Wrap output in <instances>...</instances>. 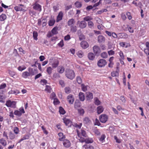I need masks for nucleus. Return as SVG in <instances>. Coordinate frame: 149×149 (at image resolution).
<instances>
[{
    "instance_id": "4",
    "label": "nucleus",
    "mask_w": 149,
    "mask_h": 149,
    "mask_svg": "<svg viewBox=\"0 0 149 149\" xmlns=\"http://www.w3.org/2000/svg\"><path fill=\"white\" fill-rule=\"evenodd\" d=\"M16 102L15 101H12L9 100L6 101V105L8 107H11L13 109L16 108Z\"/></svg>"
},
{
    "instance_id": "9",
    "label": "nucleus",
    "mask_w": 149,
    "mask_h": 149,
    "mask_svg": "<svg viewBox=\"0 0 149 149\" xmlns=\"http://www.w3.org/2000/svg\"><path fill=\"white\" fill-rule=\"evenodd\" d=\"M33 6L34 10L39 12L42 11V6L36 2L33 5Z\"/></svg>"
},
{
    "instance_id": "58",
    "label": "nucleus",
    "mask_w": 149,
    "mask_h": 149,
    "mask_svg": "<svg viewBox=\"0 0 149 149\" xmlns=\"http://www.w3.org/2000/svg\"><path fill=\"white\" fill-rule=\"evenodd\" d=\"M77 55L79 58H81L83 56V53L81 51H79L77 53Z\"/></svg>"
},
{
    "instance_id": "63",
    "label": "nucleus",
    "mask_w": 149,
    "mask_h": 149,
    "mask_svg": "<svg viewBox=\"0 0 149 149\" xmlns=\"http://www.w3.org/2000/svg\"><path fill=\"white\" fill-rule=\"evenodd\" d=\"M26 68V67L25 66H24L23 67H22L21 66H19L18 68V70L19 71H22L24 70Z\"/></svg>"
},
{
    "instance_id": "30",
    "label": "nucleus",
    "mask_w": 149,
    "mask_h": 149,
    "mask_svg": "<svg viewBox=\"0 0 149 149\" xmlns=\"http://www.w3.org/2000/svg\"><path fill=\"white\" fill-rule=\"evenodd\" d=\"M29 135H25L23 136L22 138L19 140L18 143H20L23 140L26 139H29Z\"/></svg>"
},
{
    "instance_id": "37",
    "label": "nucleus",
    "mask_w": 149,
    "mask_h": 149,
    "mask_svg": "<svg viewBox=\"0 0 149 149\" xmlns=\"http://www.w3.org/2000/svg\"><path fill=\"white\" fill-rule=\"evenodd\" d=\"M55 22V20L54 19H50L48 22L49 25L50 26H53Z\"/></svg>"
},
{
    "instance_id": "8",
    "label": "nucleus",
    "mask_w": 149,
    "mask_h": 149,
    "mask_svg": "<svg viewBox=\"0 0 149 149\" xmlns=\"http://www.w3.org/2000/svg\"><path fill=\"white\" fill-rule=\"evenodd\" d=\"M108 116L105 114H102L99 116V120L100 122L102 123H105L107 120Z\"/></svg>"
},
{
    "instance_id": "49",
    "label": "nucleus",
    "mask_w": 149,
    "mask_h": 149,
    "mask_svg": "<svg viewBox=\"0 0 149 149\" xmlns=\"http://www.w3.org/2000/svg\"><path fill=\"white\" fill-rule=\"evenodd\" d=\"M52 89L50 86L46 85V88L45 89V91H47L48 93H50Z\"/></svg>"
},
{
    "instance_id": "45",
    "label": "nucleus",
    "mask_w": 149,
    "mask_h": 149,
    "mask_svg": "<svg viewBox=\"0 0 149 149\" xmlns=\"http://www.w3.org/2000/svg\"><path fill=\"white\" fill-rule=\"evenodd\" d=\"M94 25V24L92 21H89L88 22V26L89 28H92L93 27Z\"/></svg>"
},
{
    "instance_id": "60",
    "label": "nucleus",
    "mask_w": 149,
    "mask_h": 149,
    "mask_svg": "<svg viewBox=\"0 0 149 149\" xmlns=\"http://www.w3.org/2000/svg\"><path fill=\"white\" fill-rule=\"evenodd\" d=\"M59 83L60 84L62 87H64L65 86V84L63 80H60L59 81Z\"/></svg>"
},
{
    "instance_id": "47",
    "label": "nucleus",
    "mask_w": 149,
    "mask_h": 149,
    "mask_svg": "<svg viewBox=\"0 0 149 149\" xmlns=\"http://www.w3.org/2000/svg\"><path fill=\"white\" fill-rule=\"evenodd\" d=\"M119 75L118 72L116 71H113L111 73V75L113 77H115L118 76Z\"/></svg>"
},
{
    "instance_id": "46",
    "label": "nucleus",
    "mask_w": 149,
    "mask_h": 149,
    "mask_svg": "<svg viewBox=\"0 0 149 149\" xmlns=\"http://www.w3.org/2000/svg\"><path fill=\"white\" fill-rule=\"evenodd\" d=\"M76 80L77 83L79 84H81L82 83V80L81 77L79 76L77 77Z\"/></svg>"
},
{
    "instance_id": "35",
    "label": "nucleus",
    "mask_w": 149,
    "mask_h": 149,
    "mask_svg": "<svg viewBox=\"0 0 149 149\" xmlns=\"http://www.w3.org/2000/svg\"><path fill=\"white\" fill-rule=\"evenodd\" d=\"M81 103L79 101H76L74 104V107L75 109H77L80 107Z\"/></svg>"
},
{
    "instance_id": "15",
    "label": "nucleus",
    "mask_w": 149,
    "mask_h": 149,
    "mask_svg": "<svg viewBox=\"0 0 149 149\" xmlns=\"http://www.w3.org/2000/svg\"><path fill=\"white\" fill-rule=\"evenodd\" d=\"M63 17V12L62 11L58 13V15L57 16L56 22H58L61 20L62 19Z\"/></svg>"
},
{
    "instance_id": "11",
    "label": "nucleus",
    "mask_w": 149,
    "mask_h": 149,
    "mask_svg": "<svg viewBox=\"0 0 149 149\" xmlns=\"http://www.w3.org/2000/svg\"><path fill=\"white\" fill-rule=\"evenodd\" d=\"M74 100V99L73 95L71 94H69L67 97V100L70 104H73Z\"/></svg>"
},
{
    "instance_id": "51",
    "label": "nucleus",
    "mask_w": 149,
    "mask_h": 149,
    "mask_svg": "<svg viewBox=\"0 0 149 149\" xmlns=\"http://www.w3.org/2000/svg\"><path fill=\"white\" fill-rule=\"evenodd\" d=\"M119 54L121 59L124 60V59L125 57L123 52L121 51H120V52H119Z\"/></svg>"
},
{
    "instance_id": "40",
    "label": "nucleus",
    "mask_w": 149,
    "mask_h": 149,
    "mask_svg": "<svg viewBox=\"0 0 149 149\" xmlns=\"http://www.w3.org/2000/svg\"><path fill=\"white\" fill-rule=\"evenodd\" d=\"M74 5L76 7L79 8L81 6L82 4L79 1H76L74 3Z\"/></svg>"
},
{
    "instance_id": "26",
    "label": "nucleus",
    "mask_w": 149,
    "mask_h": 149,
    "mask_svg": "<svg viewBox=\"0 0 149 149\" xmlns=\"http://www.w3.org/2000/svg\"><path fill=\"white\" fill-rule=\"evenodd\" d=\"M24 5L22 4H20L17 6H16L14 7V9L17 11H22V8L21 6H23Z\"/></svg>"
},
{
    "instance_id": "16",
    "label": "nucleus",
    "mask_w": 149,
    "mask_h": 149,
    "mask_svg": "<svg viewBox=\"0 0 149 149\" xmlns=\"http://www.w3.org/2000/svg\"><path fill=\"white\" fill-rule=\"evenodd\" d=\"M86 97L88 100H90L93 98V94L91 92H88L86 93Z\"/></svg>"
},
{
    "instance_id": "12",
    "label": "nucleus",
    "mask_w": 149,
    "mask_h": 149,
    "mask_svg": "<svg viewBox=\"0 0 149 149\" xmlns=\"http://www.w3.org/2000/svg\"><path fill=\"white\" fill-rule=\"evenodd\" d=\"M107 64L106 61L104 59H100L97 62V65L99 67L104 66Z\"/></svg>"
},
{
    "instance_id": "34",
    "label": "nucleus",
    "mask_w": 149,
    "mask_h": 149,
    "mask_svg": "<svg viewBox=\"0 0 149 149\" xmlns=\"http://www.w3.org/2000/svg\"><path fill=\"white\" fill-rule=\"evenodd\" d=\"M33 37L34 40H38V33L37 31H34L33 32Z\"/></svg>"
},
{
    "instance_id": "18",
    "label": "nucleus",
    "mask_w": 149,
    "mask_h": 149,
    "mask_svg": "<svg viewBox=\"0 0 149 149\" xmlns=\"http://www.w3.org/2000/svg\"><path fill=\"white\" fill-rule=\"evenodd\" d=\"M81 47L83 49H85L88 47L89 45L88 43L85 41H83L80 43Z\"/></svg>"
},
{
    "instance_id": "33",
    "label": "nucleus",
    "mask_w": 149,
    "mask_h": 149,
    "mask_svg": "<svg viewBox=\"0 0 149 149\" xmlns=\"http://www.w3.org/2000/svg\"><path fill=\"white\" fill-rule=\"evenodd\" d=\"M94 103L96 105H99L101 104V102L97 97H95L94 98Z\"/></svg>"
},
{
    "instance_id": "52",
    "label": "nucleus",
    "mask_w": 149,
    "mask_h": 149,
    "mask_svg": "<svg viewBox=\"0 0 149 149\" xmlns=\"http://www.w3.org/2000/svg\"><path fill=\"white\" fill-rule=\"evenodd\" d=\"M53 10L54 12H56L59 9V7L58 5L54 6L53 7Z\"/></svg>"
},
{
    "instance_id": "48",
    "label": "nucleus",
    "mask_w": 149,
    "mask_h": 149,
    "mask_svg": "<svg viewBox=\"0 0 149 149\" xmlns=\"http://www.w3.org/2000/svg\"><path fill=\"white\" fill-rule=\"evenodd\" d=\"M65 92L67 94H69L71 92L70 88L69 87H66L64 89Z\"/></svg>"
},
{
    "instance_id": "23",
    "label": "nucleus",
    "mask_w": 149,
    "mask_h": 149,
    "mask_svg": "<svg viewBox=\"0 0 149 149\" xmlns=\"http://www.w3.org/2000/svg\"><path fill=\"white\" fill-rule=\"evenodd\" d=\"M0 143L3 146H6L7 145L6 141L3 138L0 139Z\"/></svg>"
},
{
    "instance_id": "3",
    "label": "nucleus",
    "mask_w": 149,
    "mask_h": 149,
    "mask_svg": "<svg viewBox=\"0 0 149 149\" xmlns=\"http://www.w3.org/2000/svg\"><path fill=\"white\" fill-rule=\"evenodd\" d=\"M59 62L57 59L54 58L50 59L49 64L52 65V68H57Z\"/></svg>"
},
{
    "instance_id": "62",
    "label": "nucleus",
    "mask_w": 149,
    "mask_h": 149,
    "mask_svg": "<svg viewBox=\"0 0 149 149\" xmlns=\"http://www.w3.org/2000/svg\"><path fill=\"white\" fill-rule=\"evenodd\" d=\"M82 125V123H80L79 124H77V123L74 124V126L77 128L80 129Z\"/></svg>"
},
{
    "instance_id": "55",
    "label": "nucleus",
    "mask_w": 149,
    "mask_h": 149,
    "mask_svg": "<svg viewBox=\"0 0 149 149\" xmlns=\"http://www.w3.org/2000/svg\"><path fill=\"white\" fill-rule=\"evenodd\" d=\"M126 15L128 19L130 20L132 19V17L130 13V12H127L126 13Z\"/></svg>"
},
{
    "instance_id": "14",
    "label": "nucleus",
    "mask_w": 149,
    "mask_h": 149,
    "mask_svg": "<svg viewBox=\"0 0 149 149\" xmlns=\"http://www.w3.org/2000/svg\"><path fill=\"white\" fill-rule=\"evenodd\" d=\"M33 74H32L29 72L27 71H25L23 72L22 74V77L24 78H27L28 77L30 76L31 75H33Z\"/></svg>"
},
{
    "instance_id": "64",
    "label": "nucleus",
    "mask_w": 149,
    "mask_h": 149,
    "mask_svg": "<svg viewBox=\"0 0 149 149\" xmlns=\"http://www.w3.org/2000/svg\"><path fill=\"white\" fill-rule=\"evenodd\" d=\"M120 100L123 103H125L126 101V98L124 96H121L120 97Z\"/></svg>"
},
{
    "instance_id": "53",
    "label": "nucleus",
    "mask_w": 149,
    "mask_h": 149,
    "mask_svg": "<svg viewBox=\"0 0 149 149\" xmlns=\"http://www.w3.org/2000/svg\"><path fill=\"white\" fill-rule=\"evenodd\" d=\"M13 132L15 134H18L19 132V128L17 127H15L14 128Z\"/></svg>"
},
{
    "instance_id": "43",
    "label": "nucleus",
    "mask_w": 149,
    "mask_h": 149,
    "mask_svg": "<svg viewBox=\"0 0 149 149\" xmlns=\"http://www.w3.org/2000/svg\"><path fill=\"white\" fill-rule=\"evenodd\" d=\"M100 56L103 58H106L108 57L107 54L106 52H103L101 54Z\"/></svg>"
},
{
    "instance_id": "44",
    "label": "nucleus",
    "mask_w": 149,
    "mask_h": 149,
    "mask_svg": "<svg viewBox=\"0 0 149 149\" xmlns=\"http://www.w3.org/2000/svg\"><path fill=\"white\" fill-rule=\"evenodd\" d=\"M54 79H56L60 78V76L59 74L57 73H54L53 75Z\"/></svg>"
},
{
    "instance_id": "57",
    "label": "nucleus",
    "mask_w": 149,
    "mask_h": 149,
    "mask_svg": "<svg viewBox=\"0 0 149 149\" xmlns=\"http://www.w3.org/2000/svg\"><path fill=\"white\" fill-rule=\"evenodd\" d=\"M94 132L97 136H99L100 134V132L99 130L96 129L94 130Z\"/></svg>"
},
{
    "instance_id": "29",
    "label": "nucleus",
    "mask_w": 149,
    "mask_h": 149,
    "mask_svg": "<svg viewBox=\"0 0 149 149\" xmlns=\"http://www.w3.org/2000/svg\"><path fill=\"white\" fill-rule=\"evenodd\" d=\"M58 135L59 137V140L60 141H62L63 139L65 138V136L63 135V134L62 132H60L58 134Z\"/></svg>"
},
{
    "instance_id": "21",
    "label": "nucleus",
    "mask_w": 149,
    "mask_h": 149,
    "mask_svg": "<svg viewBox=\"0 0 149 149\" xmlns=\"http://www.w3.org/2000/svg\"><path fill=\"white\" fill-rule=\"evenodd\" d=\"M104 109L103 107L101 106H98L97 108V113L98 114H100L102 113Z\"/></svg>"
},
{
    "instance_id": "25",
    "label": "nucleus",
    "mask_w": 149,
    "mask_h": 149,
    "mask_svg": "<svg viewBox=\"0 0 149 149\" xmlns=\"http://www.w3.org/2000/svg\"><path fill=\"white\" fill-rule=\"evenodd\" d=\"M79 96L80 101H83L84 100L85 98L84 94L82 92H80L79 93Z\"/></svg>"
},
{
    "instance_id": "36",
    "label": "nucleus",
    "mask_w": 149,
    "mask_h": 149,
    "mask_svg": "<svg viewBox=\"0 0 149 149\" xmlns=\"http://www.w3.org/2000/svg\"><path fill=\"white\" fill-rule=\"evenodd\" d=\"M6 18V16L4 14H2L0 15V21H3Z\"/></svg>"
},
{
    "instance_id": "38",
    "label": "nucleus",
    "mask_w": 149,
    "mask_h": 149,
    "mask_svg": "<svg viewBox=\"0 0 149 149\" xmlns=\"http://www.w3.org/2000/svg\"><path fill=\"white\" fill-rule=\"evenodd\" d=\"M58 29V27L55 26L54 27L52 30V32L53 34H56L58 33L57 30Z\"/></svg>"
},
{
    "instance_id": "28",
    "label": "nucleus",
    "mask_w": 149,
    "mask_h": 149,
    "mask_svg": "<svg viewBox=\"0 0 149 149\" xmlns=\"http://www.w3.org/2000/svg\"><path fill=\"white\" fill-rule=\"evenodd\" d=\"M65 70L64 67L62 66H60L57 69V71L59 73H63Z\"/></svg>"
},
{
    "instance_id": "10",
    "label": "nucleus",
    "mask_w": 149,
    "mask_h": 149,
    "mask_svg": "<svg viewBox=\"0 0 149 149\" xmlns=\"http://www.w3.org/2000/svg\"><path fill=\"white\" fill-rule=\"evenodd\" d=\"M77 132L78 136L80 138L79 139H80L81 138H82V136L84 137H86L87 136V135L86 134V131L83 130H81L80 132H79L77 130Z\"/></svg>"
},
{
    "instance_id": "24",
    "label": "nucleus",
    "mask_w": 149,
    "mask_h": 149,
    "mask_svg": "<svg viewBox=\"0 0 149 149\" xmlns=\"http://www.w3.org/2000/svg\"><path fill=\"white\" fill-rule=\"evenodd\" d=\"M8 136L10 139V140H13L15 139L16 137L15 134L13 133L11 131H10L9 132Z\"/></svg>"
},
{
    "instance_id": "56",
    "label": "nucleus",
    "mask_w": 149,
    "mask_h": 149,
    "mask_svg": "<svg viewBox=\"0 0 149 149\" xmlns=\"http://www.w3.org/2000/svg\"><path fill=\"white\" fill-rule=\"evenodd\" d=\"M40 82L42 85H43L46 84L47 83V81L45 79H41L40 80Z\"/></svg>"
},
{
    "instance_id": "5",
    "label": "nucleus",
    "mask_w": 149,
    "mask_h": 149,
    "mask_svg": "<svg viewBox=\"0 0 149 149\" xmlns=\"http://www.w3.org/2000/svg\"><path fill=\"white\" fill-rule=\"evenodd\" d=\"M79 140L80 142L82 143L85 142L87 143H92L93 141V139L91 138H88L86 139L84 138H81L80 139H79Z\"/></svg>"
},
{
    "instance_id": "2",
    "label": "nucleus",
    "mask_w": 149,
    "mask_h": 149,
    "mask_svg": "<svg viewBox=\"0 0 149 149\" xmlns=\"http://www.w3.org/2000/svg\"><path fill=\"white\" fill-rule=\"evenodd\" d=\"M65 75L68 79H72L75 77V73L74 71L72 70L67 69L65 72Z\"/></svg>"
},
{
    "instance_id": "61",
    "label": "nucleus",
    "mask_w": 149,
    "mask_h": 149,
    "mask_svg": "<svg viewBox=\"0 0 149 149\" xmlns=\"http://www.w3.org/2000/svg\"><path fill=\"white\" fill-rule=\"evenodd\" d=\"M54 105H57L60 103V102L57 99L54 98Z\"/></svg>"
},
{
    "instance_id": "41",
    "label": "nucleus",
    "mask_w": 149,
    "mask_h": 149,
    "mask_svg": "<svg viewBox=\"0 0 149 149\" xmlns=\"http://www.w3.org/2000/svg\"><path fill=\"white\" fill-rule=\"evenodd\" d=\"M59 112L61 114H64L65 113V112L62 107H60L59 108Z\"/></svg>"
},
{
    "instance_id": "27",
    "label": "nucleus",
    "mask_w": 149,
    "mask_h": 149,
    "mask_svg": "<svg viewBox=\"0 0 149 149\" xmlns=\"http://www.w3.org/2000/svg\"><path fill=\"white\" fill-rule=\"evenodd\" d=\"M119 35L118 39L119 38H125L127 37V35L125 33H119Z\"/></svg>"
},
{
    "instance_id": "13",
    "label": "nucleus",
    "mask_w": 149,
    "mask_h": 149,
    "mask_svg": "<svg viewBox=\"0 0 149 149\" xmlns=\"http://www.w3.org/2000/svg\"><path fill=\"white\" fill-rule=\"evenodd\" d=\"M63 144L64 146L66 148H69L71 145L70 141L67 139L63 140Z\"/></svg>"
},
{
    "instance_id": "1",
    "label": "nucleus",
    "mask_w": 149,
    "mask_h": 149,
    "mask_svg": "<svg viewBox=\"0 0 149 149\" xmlns=\"http://www.w3.org/2000/svg\"><path fill=\"white\" fill-rule=\"evenodd\" d=\"M68 25L70 27L71 31L75 32L77 30V27L75 25V21L74 19H70L68 22Z\"/></svg>"
},
{
    "instance_id": "19",
    "label": "nucleus",
    "mask_w": 149,
    "mask_h": 149,
    "mask_svg": "<svg viewBox=\"0 0 149 149\" xmlns=\"http://www.w3.org/2000/svg\"><path fill=\"white\" fill-rule=\"evenodd\" d=\"M97 40L99 43H101L104 42L105 38L103 36L100 35L98 37Z\"/></svg>"
},
{
    "instance_id": "31",
    "label": "nucleus",
    "mask_w": 149,
    "mask_h": 149,
    "mask_svg": "<svg viewBox=\"0 0 149 149\" xmlns=\"http://www.w3.org/2000/svg\"><path fill=\"white\" fill-rule=\"evenodd\" d=\"M52 68L50 66L47 68L46 69V72L49 75H50L52 73Z\"/></svg>"
},
{
    "instance_id": "54",
    "label": "nucleus",
    "mask_w": 149,
    "mask_h": 149,
    "mask_svg": "<svg viewBox=\"0 0 149 149\" xmlns=\"http://www.w3.org/2000/svg\"><path fill=\"white\" fill-rule=\"evenodd\" d=\"M78 112L81 115H83L84 113V111L82 109H78Z\"/></svg>"
},
{
    "instance_id": "20",
    "label": "nucleus",
    "mask_w": 149,
    "mask_h": 149,
    "mask_svg": "<svg viewBox=\"0 0 149 149\" xmlns=\"http://www.w3.org/2000/svg\"><path fill=\"white\" fill-rule=\"evenodd\" d=\"M63 120L66 125L69 126L71 125L72 122L70 119L65 118L63 119Z\"/></svg>"
},
{
    "instance_id": "17",
    "label": "nucleus",
    "mask_w": 149,
    "mask_h": 149,
    "mask_svg": "<svg viewBox=\"0 0 149 149\" xmlns=\"http://www.w3.org/2000/svg\"><path fill=\"white\" fill-rule=\"evenodd\" d=\"M79 26L81 28L84 29L86 26L87 24L84 21H82L79 23Z\"/></svg>"
},
{
    "instance_id": "59",
    "label": "nucleus",
    "mask_w": 149,
    "mask_h": 149,
    "mask_svg": "<svg viewBox=\"0 0 149 149\" xmlns=\"http://www.w3.org/2000/svg\"><path fill=\"white\" fill-rule=\"evenodd\" d=\"M8 72L11 76L12 77H13V76H15L16 73L14 72L11 71L10 70H9L8 71Z\"/></svg>"
},
{
    "instance_id": "50",
    "label": "nucleus",
    "mask_w": 149,
    "mask_h": 149,
    "mask_svg": "<svg viewBox=\"0 0 149 149\" xmlns=\"http://www.w3.org/2000/svg\"><path fill=\"white\" fill-rule=\"evenodd\" d=\"M81 88L83 91L85 92L87 91V87L84 85V84H82L81 85Z\"/></svg>"
},
{
    "instance_id": "42",
    "label": "nucleus",
    "mask_w": 149,
    "mask_h": 149,
    "mask_svg": "<svg viewBox=\"0 0 149 149\" xmlns=\"http://www.w3.org/2000/svg\"><path fill=\"white\" fill-rule=\"evenodd\" d=\"M84 21H89L93 19V18L90 16H87L84 18Z\"/></svg>"
},
{
    "instance_id": "32",
    "label": "nucleus",
    "mask_w": 149,
    "mask_h": 149,
    "mask_svg": "<svg viewBox=\"0 0 149 149\" xmlns=\"http://www.w3.org/2000/svg\"><path fill=\"white\" fill-rule=\"evenodd\" d=\"M83 122L84 124H88L90 123L91 121L88 117H86L84 118Z\"/></svg>"
},
{
    "instance_id": "39",
    "label": "nucleus",
    "mask_w": 149,
    "mask_h": 149,
    "mask_svg": "<svg viewBox=\"0 0 149 149\" xmlns=\"http://www.w3.org/2000/svg\"><path fill=\"white\" fill-rule=\"evenodd\" d=\"M106 137V136L105 134H102L101 137L99 138V140L100 141L102 142L104 141V139Z\"/></svg>"
},
{
    "instance_id": "6",
    "label": "nucleus",
    "mask_w": 149,
    "mask_h": 149,
    "mask_svg": "<svg viewBox=\"0 0 149 149\" xmlns=\"http://www.w3.org/2000/svg\"><path fill=\"white\" fill-rule=\"evenodd\" d=\"M93 51L96 56H98L101 52V49L99 46L98 45H95L93 47Z\"/></svg>"
},
{
    "instance_id": "7",
    "label": "nucleus",
    "mask_w": 149,
    "mask_h": 149,
    "mask_svg": "<svg viewBox=\"0 0 149 149\" xmlns=\"http://www.w3.org/2000/svg\"><path fill=\"white\" fill-rule=\"evenodd\" d=\"M25 113L23 108L22 107L19 109V110H15L14 113L15 115L19 117L22 116V113Z\"/></svg>"
},
{
    "instance_id": "22",
    "label": "nucleus",
    "mask_w": 149,
    "mask_h": 149,
    "mask_svg": "<svg viewBox=\"0 0 149 149\" xmlns=\"http://www.w3.org/2000/svg\"><path fill=\"white\" fill-rule=\"evenodd\" d=\"M88 57L89 60H93L95 58V54L93 53L90 52L88 53Z\"/></svg>"
}]
</instances>
